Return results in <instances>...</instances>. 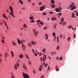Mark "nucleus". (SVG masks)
<instances>
[{
	"label": "nucleus",
	"instance_id": "46",
	"mask_svg": "<svg viewBox=\"0 0 78 78\" xmlns=\"http://www.w3.org/2000/svg\"><path fill=\"white\" fill-rule=\"evenodd\" d=\"M62 35H60V38H61H61L62 37Z\"/></svg>",
	"mask_w": 78,
	"mask_h": 78
},
{
	"label": "nucleus",
	"instance_id": "37",
	"mask_svg": "<svg viewBox=\"0 0 78 78\" xmlns=\"http://www.w3.org/2000/svg\"><path fill=\"white\" fill-rule=\"evenodd\" d=\"M41 22V21L40 20H38L37 21V22H39L40 23V22Z\"/></svg>",
	"mask_w": 78,
	"mask_h": 78
},
{
	"label": "nucleus",
	"instance_id": "58",
	"mask_svg": "<svg viewBox=\"0 0 78 78\" xmlns=\"http://www.w3.org/2000/svg\"><path fill=\"white\" fill-rule=\"evenodd\" d=\"M35 5V4L34 3H32V6H33L34 5Z\"/></svg>",
	"mask_w": 78,
	"mask_h": 78
},
{
	"label": "nucleus",
	"instance_id": "12",
	"mask_svg": "<svg viewBox=\"0 0 78 78\" xmlns=\"http://www.w3.org/2000/svg\"><path fill=\"white\" fill-rule=\"evenodd\" d=\"M45 37L46 38V40L48 39V34H46L45 35Z\"/></svg>",
	"mask_w": 78,
	"mask_h": 78
},
{
	"label": "nucleus",
	"instance_id": "36",
	"mask_svg": "<svg viewBox=\"0 0 78 78\" xmlns=\"http://www.w3.org/2000/svg\"><path fill=\"white\" fill-rule=\"evenodd\" d=\"M12 44L14 45H16V43H15L14 41H12Z\"/></svg>",
	"mask_w": 78,
	"mask_h": 78
},
{
	"label": "nucleus",
	"instance_id": "57",
	"mask_svg": "<svg viewBox=\"0 0 78 78\" xmlns=\"http://www.w3.org/2000/svg\"><path fill=\"white\" fill-rule=\"evenodd\" d=\"M23 1H21V5H23Z\"/></svg>",
	"mask_w": 78,
	"mask_h": 78
},
{
	"label": "nucleus",
	"instance_id": "7",
	"mask_svg": "<svg viewBox=\"0 0 78 78\" xmlns=\"http://www.w3.org/2000/svg\"><path fill=\"white\" fill-rule=\"evenodd\" d=\"M9 8L10 9L12 12L13 13L14 12H13V9H12V7L11 6H9Z\"/></svg>",
	"mask_w": 78,
	"mask_h": 78
},
{
	"label": "nucleus",
	"instance_id": "63",
	"mask_svg": "<svg viewBox=\"0 0 78 78\" xmlns=\"http://www.w3.org/2000/svg\"><path fill=\"white\" fill-rule=\"evenodd\" d=\"M2 39H4V40H5V37H2Z\"/></svg>",
	"mask_w": 78,
	"mask_h": 78
},
{
	"label": "nucleus",
	"instance_id": "28",
	"mask_svg": "<svg viewBox=\"0 0 78 78\" xmlns=\"http://www.w3.org/2000/svg\"><path fill=\"white\" fill-rule=\"evenodd\" d=\"M51 3H55L54 0H51Z\"/></svg>",
	"mask_w": 78,
	"mask_h": 78
},
{
	"label": "nucleus",
	"instance_id": "5",
	"mask_svg": "<svg viewBox=\"0 0 78 78\" xmlns=\"http://www.w3.org/2000/svg\"><path fill=\"white\" fill-rule=\"evenodd\" d=\"M45 7V5H44L40 8V10L41 11H43L44 9V8Z\"/></svg>",
	"mask_w": 78,
	"mask_h": 78
},
{
	"label": "nucleus",
	"instance_id": "35",
	"mask_svg": "<svg viewBox=\"0 0 78 78\" xmlns=\"http://www.w3.org/2000/svg\"><path fill=\"white\" fill-rule=\"evenodd\" d=\"M30 20H33V19H34V18H32V16H30Z\"/></svg>",
	"mask_w": 78,
	"mask_h": 78
},
{
	"label": "nucleus",
	"instance_id": "34",
	"mask_svg": "<svg viewBox=\"0 0 78 78\" xmlns=\"http://www.w3.org/2000/svg\"><path fill=\"white\" fill-rule=\"evenodd\" d=\"M67 40L68 41H70V37H68L67 39Z\"/></svg>",
	"mask_w": 78,
	"mask_h": 78
},
{
	"label": "nucleus",
	"instance_id": "25",
	"mask_svg": "<svg viewBox=\"0 0 78 78\" xmlns=\"http://www.w3.org/2000/svg\"><path fill=\"white\" fill-rule=\"evenodd\" d=\"M43 16H45V15H47V13L45 12H43Z\"/></svg>",
	"mask_w": 78,
	"mask_h": 78
},
{
	"label": "nucleus",
	"instance_id": "64",
	"mask_svg": "<svg viewBox=\"0 0 78 78\" xmlns=\"http://www.w3.org/2000/svg\"><path fill=\"white\" fill-rule=\"evenodd\" d=\"M12 78H14V76L13 75H12Z\"/></svg>",
	"mask_w": 78,
	"mask_h": 78
},
{
	"label": "nucleus",
	"instance_id": "50",
	"mask_svg": "<svg viewBox=\"0 0 78 78\" xmlns=\"http://www.w3.org/2000/svg\"><path fill=\"white\" fill-rule=\"evenodd\" d=\"M3 17H4V18H5V14H3Z\"/></svg>",
	"mask_w": 78,
	"mask_h": 78
},
{
	"label": "nucleus",
	"instance_id": "52",
	"mask_svg": "<svg viewBox=\"0 0 78 78\" xmlns=\"http://www.w3.org/2000/svg\"><path fill=\"white\" fill-rule=\"evenodd\" d=\"M45 48H44L42 50V51L43 52H44V51H45Z\"/></svg>",
	"mask_w": 78,
	"mask_h": 78
},
{
	"label": "nucleus",
	"instance_id": "24",
	"mask_svg": "<svg viewBox=\"0 0 78 78\" xmlns=\"http://www.w3.org/2000/svg\"><path fill=\"white\" fill-rule=\"evenodd\" d=\"M56 25H57V24H55L54 25V28H55H55H56Z\"/></svg>",
	"mask_w": 78,
	"mask_h": 78
},
{
	"label": "nucleus",
	"instance_id": "1",
	"mask_svg": "<svg viewBox=\"0 0 78 78\" xmlns=\"http://www.w3.org/2000/svg\"><path fill=\"white\" fill-rule=\"evenodd\" d=\"M23 73V77L24 78H30L28 74L26 73Z\"/></svg>",
	"mask_w": 78,
	"mask_h": 78
},
{
	"label": "nucleus",
	"instance_id": "55",
	"mask_svg": "<svg viewBox=\"0 0 78 78\" xmlns=\"http://www.w3.org/2000/svg\"><path fill=\"white\" fill-rule=\"evenodd\" d=\"M10 14H11V15H12V14H13V13H12V12H10Z\"/></svg>",
	"mask_w": 78,
	"mask_h": 78
},
{
	"label": "nucleus",
	"instance_id": "45",
	"mask_svg": "<svg viewBox=\"0 0 78 78\" xmlns=\"http://www.w3.org/2000/svg\"><path fill=\"white\" fill-rule=\"evenodd\" d=\"M34 22V20H31L30 22L32 23Z\"/></svg>",
	"mask_w": 78,
	"mask_h": 78
},
{
	"label": "nucleus",
	"instance_id": "42",
	"mask_svg": "<svg viewBox=\"0 0 78 78\" xmlns=\"http://www.w3.org/2000/svg\"><path fill=\"white\" fill-rule=\"evenodd\" d=\"M53 12H49V14H53Z\"/></svg>",
	"mask_w": 78,
	"mask_h": 78
},
{
	"label": "nucleus",
	"instance_id": "32",
	"mask_svg": "<svg viewBox=\"0 0 78 78\" xmlns=\"http://www.w3.org/2000/svg\"><path fill=\"white\" fill-rule=\"evenodd\" d=\"M55 4H53V5L52 6L51 8H54L55 7Z\"/></svg>",
	"mask_w": 78,
	"mask_h": 78
},
{
	"label": "nucleus",
	"instance_id": "26",
	"mask_svg": "<svg viewBox=\"0 0 78 78\" xmlns=\"http://www.w3.org/2000/svg\"><path fill=\"white\" fill-rule=\"evenodd\" d=\"M72 28V26H69L68 27V28H69V29H70V28Z\"/></svg>",
	"mask_w": 78,
	"mask_h": 78
},
{
	"label": "nucleus",
	"instance_id": "3",
	"mask_svg": "<svg viewBox=\"0 0 78 78\" xmlns=\"http://www.w3.org/2000/svg\"><path fill=\"white\" fill-rule=\"evenodd\" d=\"M33 32L34 33V34L35 35V36H37V34H38V31H37V32H36V30H35V29H33Z\"/></svg>",
	"mask_w": 78,
	"mask_h": 78
},
{
	"label": "nucleus",
	"instance_id": "20",
	"mask_svg": "<svg viewBox=\"0 0 78 78\" xmlns=\"http://www.w3.org/2000/svg\"><path fill=\"white\" fill-rule=\"evenodd\" d=\"M2 22L4 24H5V23H6V24H5V25L6 26V25H7V23H6V22L5 21H4V20H3Z\"/></svg>",
	"mask_w": 78,
	"mask_h": 78
},
{
	"label": "nucleus",
	"instance_id": "18",
	"mask_svg": "<svg viewBox=\"0 0 78 78\" xmlns=\"http://www.w3.org/2000/svg\"><path fill=\"white\" fill-rule=\"evenodd\" d=\"M72 17H73L74 18L75 17H76L75 16V14H74V13H73L72 14Z\"/></svg>",
	"mask_w": 78,
	"mask_h": 78
},
{
	"label": "nucleus",
	"instance_id": "21",
	"mask_svg": "<svg viewBox=\"0 0 78 78\" xmlns=\"http://www.w3.org/2000/svg\"><path fill=\"white\" fill-rule=\"evenodd\" d=\"M25 56H26V57L27 59H29V57H28V55H27V54H26Z\"/></svg>",
	"mask_w": 78,
	"mask_h": 78
},
{
	"label": "nucleus",
	"instance_id": "53",
	"mask_svg": "<svg viewBox=\"0 0 78 78\" xmlns=\"http://www.w3.org/2000/svg\"><path fill=\"white\" fill-rule=\"evenodd\" d=\"M34 55H35V56H37V53H35L34 54Z\"/></svg>",
	"mask_w": 78,
	"mask_h": 78
},
{
	"label": "nucleus",
	"instance_id": "60",
	"mask_svg": "<svg viewBox=\"0 0 78 78\" xmlns=\"http://www.w3.org/2000/svg\"><path fill=\"white\" fill-rule=\"evenodd\" d=\"M6 28H7V30H9V28L8 27V26H6Z\"/></svg>",
	"mask_w": 78,
	"mask_h": 78
},
{
	"label": "nucleus",
	"instance_id": "22",
	"mask_svg": "<svg viewBox=\"0 0 78 78\" xmlns=\"http://www.w3.org/2000/svg\"><path fill=\"white\" fill-rule=\"evenodd\" d=\"M66 25V22H64L63 23V25L64 26L65 25Z\"/></svg>",
	"mask_w": 78,
	"mask_h": 78
},
{
	"label": "nucleus",
	"instance_id": "48",
	"mask_svg": "<svg viewBox=\"0 0 78 78\" xmlns=\"http://www.w3.org/2000/svg\"><path fill=\"white\" fill-rule=\"evenodd\" d=\"M41 68H39V71H41Z\"/></svg>",
	"mask_w": 78,
	"mask_h": 78
},
{
	"label": "nucleus",
	"instance_id": "23",
	"mask_svg": "<svg viewBox=\"0 0 78 78\" xmlns=\"http://www.w3.org/2000/svg\"><path fill=\"white\" fill-rule=\"evenodd\" d=\"M22 56H23V55H19V57L20 58V59H21V58H22Z\"/></svg>",
	"mask_w": 78,
	"mask_h": 78
},
{
	"label": "nucleus",
	"instance_id": "8",
	"mask_svg": "<svg viewBox=\"0 0 78 78\" xmlns=\"http://www.w3.org/2000/svg\"><path fill=\"white\" fill-rule=\"evenodd\" d=\"M23 68L25 70H26L27 69V67L25 65V64H24L23 65Z\"/></svg>",
	"mask_w": 78,
	"mask_h": 78
},
{
	"label": "nucleus",
	"instance_id": "49",
	"mask_svg": "<svg viewBox=\"0 0 78 78\" xmlns=\"http://www.w3.org/2000/svg\"><path fill=\"white\" fill-rule=\"evenodd\" d=\"M43 67V66H42V65H40V68H42Z\"/></svg>",
	"mask_w": 78,
	"mask_h": 78
},
{
	"label": "nucleus",
	"instance_id": "17",
	"mask_svg": "<svg viewBox=\"0 0 78 78\" xmlns=\"http://www.w3.org/2000/svg\"><path fill=\"white\" fill-rule=\"evenodd\" d=\"M11 53L12 57H14V53L13 52V51H11Z\"/></svg>",
	"mask_w": 78,
	"mask_h": 78
},
{
	"label": "nucleus",
	"instance_id": "40",
	"mask_svg": "<svg viewBox=\"0 0 78 78\" xmlns=\"http://www.w3.org/2000/svg\"><path fill=\"white\" fill-rule=\"evenodd\" d=\"M59 45H58L57 48V50H59Z\"/></svg>",
	"mask_w": 78,
	"mask_h": 78
},
{
	"label": "nucleus",
	"instance_id": "61",
	"mask_svg": "<svg viewBox=\"0 0 78 78\" xmlns=\"http://www.w3.org/2000/svg\"><path fill=\"white\" fill-rule=\"evenodd\" d=\"M62 13H61V12H59V16H61V15H62Z\"/></svg>",
	"mask_w": 78,
	"mask_h": 78
},
{
	"label": "nucleus",
	"instance_id": "54",
	"mask_svg": "<svg viewBox=\"0 0 78 78\" xmlns=\"http://www.w3.org/2000/svg\"><path fill=\"white\" fill-rule=\"evenodd\" d=\"M54 41H55V39H56V36H55V37H54Z\"/></svg>",
	"mask_w": 78,
	"mask_h": 78
},
{
	"label": "nucleus",
	"instance_id": "19",
	"mask_svg": "<svg viewBox=\"0 0 78 78\" xmlns=\"http://www.w3.org/2000/svg\"><path fill=\"white\" fill-rule=\"evenodd\" d=\"M18 40V42L19 43V45H20V40L18 39H17Z\"/></svg>",
	"mask_w": 78,
	"mask_h": 78
},
{
	"label": "nucleus",
	"instance_id": "47",
	"mask_svg": "<svg viewBox=\"0 0 78 78\" xmlns=\"http://www.w3.org/2000/svg\"><path fill=\"white\" fill-rule=\"evenodd\" d=\"M39 5H42V3L41 2H39Z\"/></svg>",
	"mask_w": 78,
	"mask_h": 78
},
{
	"label": "nucleus",
	"instance_id": "4",
	"mask_svg": "<svg viewBox=\"0 0 78 78\" xmlns=\"http://www.w3.org/2000/svg\"><path fill=\"white\" fill-rule=\"evenodd\" d=\"M46 59H47V57H46V55H44L43 56V61H44H44H45V60H46Z\"/></svg>",
	"mask_w": 78,
	"mask_h": 78
},
{
	"label": "nucleus",
	"instance_id": "33",
	"mask_svg": "<svg viewBox=\"0 0 78 78\" xmlns=\"http://www.w3.org/2000/svg\"><path fill=\"white\" fill-rule=\"evenodd\" d=\"M75 12H76V16H78V13L77 12V11H75Z\"/></svg>",
	"mask_w": 78,
	"mask_h": 78
},
{
	"label": "nucleus",
	"instance_id": "59",
	"mask_svg": "<svg viewBox=\"0 0 78 78\" xmlns=\"http://www.w3.org/2000/svg\"><path fill=\"white\" fill-rule=\"evenodd\" d=\"M40 59H41V61H42V57H41Z\"/></svg>",
	"mask_w": 78,
	"mask_h": 78
},
{
	"label": "nucleus",
	"instance_id": "29",
	"mask_svg": "<svg viewBox=\"0 0 78 78\" xmlns=\"http://www.w3.org/2000/svg\"><path fill=\"white\" fill-rule=\"evenodd\" d=\"M14 67H15V69H16V70H17V66H16V65H15Z\"/></svg>",
	"mask_w": 78,
	"mask_h": 78
},
{
	"label": "nucleus",
	"instance_id": "14",
	"mask_svg": "<svg viewBox=\"0 0 78 78\" xmlns=\"http://www.w3.org/2000/svg\"><path fill=\"white\" fill-rule=\"evenodd\" d=\"M22 46L23 48V50H25V46H24V44H22Z\"/></svg>",
	"mask_w": 78,
	"mask_h": 78
},
{
	"label": "nucleus",
	"instance_id": "39",
	"mask_svg": "<svg viewBox=\"0 0 78 78\" xmlns=\"http://www.w3.org/2000/svg\"><path fill=\"white\" fill-rule=\"evenodd\" d=\"M23 27H25V28H26L27 27V25L25 24H24L23 25Z\"/></svg>",
	"mask_w": 78,
	"mask_h": 78
},
{
	"label": "nucleus",
	"instance_id": "16",
	"mask_svg": "<svg viewBox=\"0 0 78 78\" xmlns=\"http://www.w3.org/2000/svg\"><path fill=\"white\" fill-rule=\"evenodd\" d=\"M55 69H56V71H59V68H58L57 66H56L55 67Z\"/></svg>",
	"mask_w": 78,
	"mask_h": 78
},
{
	"label": "nucleus",
	"instance_id": "30",
	"mask_svg": "<svg viewBox=\"0 0 78 78\" xmlns=\"http://www.w3.org/2000/svg\"><path fill=\"white\" fill-rule=\"evenodd\" d=\"M52 34H53V36H54V37L56 35V34H55V32H53Z\"/></svg>",
	"mask_w": 78,
	"mask_h": 78
},
{
	"label": "nucleus",
	"instance_id": "62",
	"mask_svg": "<svg viewBox=\"0 0 78 78\" xmlns=\"http://www.w3.org/2000/svg\"><path fill=\"white\" fill-rule=\"evenodd\" d=\"M29 62L30 64H31V62L30 61H29Z\"/></svg>",
	"mask_w": 78,
	"mask_h": 78
},
{
	"label": "nucleus",
	"instance_id": "11",
	"mask_svg": "<svg viewBox=\"0 0 78 78\" xmlns=\"http://www.w3.org/2000/svg\"><path fill=\"white\" fill-rule=\"evenodd\" d=\"M57 19V18L55 17H53L52 18V20H56Z\"/></svg>",
	"mask_w": 78,
	"mask_h": 78
},
{
	"label": "nucleus",
	"instance_id": "43",
	"mask_svg": "<svg viewBox=\"0 0 78 78\" xmlns=\"http://www.w3.org/2000/svg\"><path fill=\"white\" fill-rule=\"evenodd\" d=\"M73 37L75 38L76 37V35L75 34H74L73 35Z\"/></svg>",
	"mask_w": 78,
	"mask_h": 78
},
{
	"label": "nucleus",
	"instance_id": "38",
	"mask_svg": "<svg viewBox=\"0 0 78 78\" xmlns=\"http://www.w3.org/2000/svg\"><path fill=\"white\" fill-rule=\"evenodd\" d=\"M40 23L41 25H43L44 24V23H43V22H41V21Z\"/></svg>",
	"mask_w": 78,
	"mask_h": 78
},
{
	"label": "nucleus",
	"instance_id": "2",
	"mask_svg": "<svg viewBox=\"0 0 78 78\" xmlns=\"http://www.w3.org/2000/svg\"><path fill=\"white\" fill-rule=\"evenodd\" d=\"M61 10V7H59L58 8H56L55 9V11H56V12H59Z\"/></svg>",
	"mask_w": 78,
	"mask_h": 78
},
{
	"label": "nucleus",
	"instance_id": "44",
	"mask_svg": "<svg viewBox=\"0 0 78 78\" xmlns=\"http://www.w3.org/2000/svg\"><path fill=\"white\" fill-rule=\"evenodd\" d=\"M60 60H62V57H60L59 58Z\"/></svg>",
	"mask_w": 78,
	"mask_h": 78
},
{
	"label": "nucleus",
	"instance_id": "56",
	"mask_svg": "<svg viewBox=\"0 0 78 78\" xmlns=\"http://www.w3.org/2000/svg\"><path fill=\"white\" fill-rule=\"evenodd\" d=\"M56 59H57V60H59V57H57Z\"/></svg>",
	"mask_w": 78,
	"mask_h": 78
},
{
	"label": "nucleus",
	"instance_id": "10",
	"mask_svg": "<svg viewBox=\"0 0 78 78\" xmlns=\"http://www.w3.org/2000/svg\"><path fill=\"white\" fill-rule=\"evenodd\" d=\"M21 43L23 44V43H25V41L23 40H22L21 41Z\"/></svg>",
	"mask_w": 78,
	"mask_h": 78
},
{
	"label": "nucleus",
	"instance_id": "41",
	"mask_svg": "<svg viewBox=\"0 0 78 78\" xmlns=\"http://www.w3.org/2000/svg\"><path fill=\"white\" fill-rule=\"evenodd\" d=\"M47 66H48V64H46L44 65V66L45 67H47Z\"/></svg>",
	"mask_w": 78,
	"mask_h": 78
},
{
	"label": "nucleus",
	"instance_id": "27",
	"mask_svg": "<svg viewBox=\"0 0 78 78\" xmlns=\"http://www.w3.org/2000/svg\"><path fill=\"white\" fill-rule=\"evenodd\" d=\"M57 42H59V37H57Z\"/></svg>",
	"mask_w": 78,
	"mask_h": 78
},
{
	"label": "nucleus",
	"instance_id": "51",
	"mask_svg": "<svg viewBox=\"0 0 78 78\" xmlns=\"http://www.w3.org/2000/svg\"><path fill=\"white\" fill-rule=\"evenodd\" d=\"M2 41L3 42V43H4V42H5V41L3 40H2Z\"/></svg>",
	"mask_w": 78,
	"mask_h": 78
},
{
	"label": "nucleus",
	"instance_id": "9",
	"mask_svg": "<svg viewBox=\"0 0 78 78\" xmlns=\"http://www.w3.org/2000/svg\"><path fill=\"white\" fill-rule=\"evenodd\" d=\"M31 44H33V45H34L36 44V42H34L33 41H32L31 42Z\"/></svg>",
	"mask_w": 78,
	"mask_h": 78
},
{
	"label": "nucleus",
	"instance_id": "15",
	"mask_svg": "<svg viewBox=\"0 0 78 78\" xmlns=\"http://www.w3.org/2000/svg\"><path fill=\"white\" fill-rule=\"evenodd\" d=\"M64 19L63 18H62L61 19V20L62 21V23H63V22H64Z\"/></svg>",
	"mask_w": 78,
	"mask_h": 78
},
{
	"label": "nucleus",
	"instance_id": "13",
	"mask_svg": "<svg viewBox=\"0 0 78 78\" xmlns=\"http://www.w3.org/2000/svg\"><path fill=\"white\" fill-rule=\"evenodd\" d=\"M76 9V6H74L71 9V10H73V9Z\"/></svg>",
	"mask_w": 78,
	"mask_h": 78
},
{
	"label": "nucleus",
	"instance_id": "31",
	"mask_svg": "<svg viewBox=\"0 0 78 78\" xmlns=\"http://www.w3.org/2000/svg\"><path fill=\"white\" fill-rule=\"evenodd\" d=\"M8 54L7 53H6L5 54V58H6V57H8Z\"/></svg>",
	"mask_w": 78,
	"mask_h": 78
},
{
	"label": "nucleus",
	"instance_id": "6",
	"mask_svg": "<svg viewBox=\"0 0 78 78\" xmlns=\"http://www.w3.org/2000/svg\"><path fill=\"white\" fill-rule=\"evenodd\" d=\"M74 4H75V3L73 2H72L71 3V4L70 5V8H72L73 7V6H74Z\"/></svg>",
	"mask_w": 78,
	"mask_h": 78
}]
</instances>
